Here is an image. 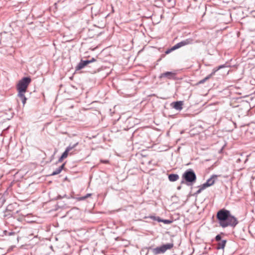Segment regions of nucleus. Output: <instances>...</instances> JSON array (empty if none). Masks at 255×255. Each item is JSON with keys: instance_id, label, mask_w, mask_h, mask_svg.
<instances>
[{"instance_id": "f257e3e1", "label": "nucleus", "mask_w": 255, "mask_h": 255, "mask_svg": "<svg viewBox=\"0 0 255 255\" xmlns=\"http://www.w3.org/2000/svg\"><path fill=\"white\" fill-rule=\"evenodd\" d=\"M217 218L219 221L220 226L226 228L228 226H236L238 220L234 216L232 215L230 212L226 209L220 210L217 214Z\"/></svg>"}, {"instance_id": "f03ea898", "label": "nucleus", "mask_w": 255, "mask_h": 255, "mask_svg": "<svg viewBox=\"0 0 255 255\" xmlns=\"http://www.w3.org/2000/svg\"><path fill=\"white\" fill-rule=\"evenodd\" d=\"M31 81V79L30 77H24L19 80L16 85L17 96L22 101L23 105L25 104L27 100L24 94Z\"/></svg>"}, {"instance_id": "7ed1b4c3", "label": "nucleus", "mask_w": 255, "mask_h": 255, "mask_svg": "<svg viewBox=\"0 0 255 255\" xmlns=\"http://www.w3.org/2000/svg\"><path fill=\"white\" fill-rule=\"evenodd\" d=\"M182 177L188 182H194L196 180V174L191 169L186 171L183 174Z\"/></svg>"}, {"instance_id": "20e7f679", "label": "nucleus", "mask_w": 255, "mask_h": 255, "mask_svg": "<svg viewBox=\"0 0 255 255\" xmlns=\"http://www.w3.org/2000/svg\"><path fill=\"white\" fill-rule=\"evenodd\" d=\"M193 40L191 38H188L183 40L176 44H175L174 46H173L171 49L167 50L165 53L166 54H168L171 51L175 50L177 49H178L182 46L191 44L192 43Z\"/></svg>"}, {"instance_id": "39448f33", "label": "nucleus", "mask_w": 255, "mask_h": 255, "mask_svg": "<svg viewBox=\"0 0 255 255\" xmlns=\"http://www.w3.org/2000/svg\"><path fill=\"white\" fill-rule=\"evenodd\" d=\"M217 177L218 176L216 175L212 176L210 178L207 180L206 183H204L199 187V189L197 191V193H200L206 188L213 185L215 183V180Z\"/></svg>"}, {"instance_id": "423d86ee", "label": "nucleus", "mask_w": 255, "mask_h": 255, "mask_svg": "<svg viewBox=\"0 0 255 255\" xmlns=\"http://www.w3.org/2000/svg\"><path fill=\"white\" fill-rule=\"evenodd\" d=\"M173 246L174 245L173 243H169L167 244L166 245H163L161 247L155 248L153 250V252L155 254L164 253L167 250H170L171 249H172L173 247Z\"/></svg>"}, {"instance_id": "0eeeda50", "label": "nucleus", "mask_w": 255, "mask_h": 255, "mask_svg": "<svg viewBox=\"0 0 255 255\" xmlns=\"http://www.w3.org/2000/svg\"><path fill=\"white\" fill-rule=\"evenodd\" d=\"M78 144V142H77L76 143L74 144L72 146L69 145L68 146L65 151L63 153L61 157L59 158L58 161L59 162H61L63 160L66 158L67 157L68 155V153L74 148H75L77 145Z\"/></svg>"}, {"instance_id": "6e6552de", "label": "nucleus", "mask_w": 255, "mask_h": 255, "mask_svg": "<svg viewBox=\"0 0 255 255\" xmlns=\"http://www.w3.org/2000/svg\"><path fill=\"white\" fill-rule=\"evenodd\" d=\"M176 74L172 72H166L160 74L159 78H167L168 79H173Z\"/></svg>"}, {"instance_id": "1a4fd4ad", "label": "nucleus", "mask_w": 255, "mask_h": 255, "mask_svg": "<svg viewBox=\"0 0 255 255\" xmlns=\"http://www.w3.org/2000/svg\"><path fill=\"white\" fill-rule=\"evenodd\" d=\"M89 64V62H88L87 60H81L80 63L78 64V65L76 67V70H80L85 66H86L88 64Z\"/></svg>"}, {"instance_id": "9d476101", "label": "nucleus", "mask_w": 255, "mask_h": 255, "mask_svg": "<svg viewBox=\"0 0 255 255\" xmlns=\"http://www.w3.org/2000/svg\"><path fill=\"white\" fill-rule=\"evenodd\" d=\"M173 107L177 110H181L182 109V106L183 105L182 101H177L174 102L172 104Z\"/></svg>"}, {"instance_id": "9b49d317", "label": "nucleus", "mask_w": 255, "mask_h": 255, "mask_svg": "<svg viewBox=\"0 0 255 255\" xmlns=\"http://www.w3.org/2000/svg\"><path fill=\"white\" fill-rule=\"evenodd\" d=\"M179 176L176 174H171L168 175V179L171 182H174L178 180Z\"/></svg>"}, {"instance_id": "f8f14e48", "label": "nucleus", "mask_w": 255, "mask_h": 255, "mask_svg": "<svg viewBox=\"0 0 255 255\" xmlns=\"http://www.w3.org/2000/svg\"><path fill=\"white\" fill-rule=\"evenodd\" d=\"M226 244V240H222L220 243H218V246L217 247V249H224Z\"/></svg>"}, {"instance_id": "ddd939ff", "label": "nucleus", "mask_w": 255, "mask_h": 255, "mask_svg": "<svg viewBox=\"0 0 255 255\" xmlns=\"http://www.w3.org/2000/svg\"><path fill=\"white\" fill-rule=\"evenodd\" d=\"M64 165H65L64 164H62L60 167H59L55 171L53 172L51 175H55L59 174L61 172L63 168H64Z\"/></svg>"}, {"instance_id": "4468645a", "label": "nucleus", "mask_w": 255, "mask_h": 255, "mask_svg": "<svg viewBox=\"0 0 255 255\" xmlns=\"http://www.w3.org/2000/svg\"><path fill=\"white\" fill-rule=\"evenodd\" d=\"M212 75H209L208 77L205 78L204 79H203V80H202L201 81H200L199 82V83H203L204 82H205L207 80L209 79L211 76Z\"/></svg>"}, {"instance_id": "2eb2a0df", "label": "nucleus", "mask_w": 255, "mask_h": 255, "mask_svg": "<svg viewBox=\"0 0 255 255\" xmlns=\"http://www.w3.org/2000/svg\"><path fill=\"white\" fill-rule=\"evenodd\" d=\"M215 239L217 241H219L221 239V237L220 235H218L216 237Z\"/></svg>"}, {"instance_id": "dca6fc26", "label": "nucleus", "mask_w": 255, "mask_h": 255, "mask_svg": "<svg viewBox=\"0 0 255 255\" xmlns=\"http://www.w3.org/2000/svg\"><path fill=\"white\" fill-rule=\"evenodd\" d=\"M87 61H88V62H89V64H90V63H91L92 62H95L96 61V60L95 58H92L91 60H87Z\"/></svg>"}, {"instance_id": "f3484780", "label": "nucleus", "mask_w": 255, "mask_h": 255, "mask_svg": "<svg viewBox=\"0 0 255 255\" xmlns=\"http://www.w3.org/2000/svg\"><path fill=\"white\" fill-rule=\"evenodd\" d=\"M101 162H102V163H106V164H107V163H109V160H101Z\"/></svg>"}, {"instance_id": "a211bd4d", "label": "nucleus", "mask_w": 255, "mask_h": 255, "mask_svg": "<svg viewBox=\"0 0 255 255\" xmlns=\"http://www.w3.org/2000/svg\"><path fill=\"white\" fill-rule=\"evenodd\" d=\"M86 199L85 196H83L79 198V200H84Z\"/></svg>"}, {"instance_id": "6ab92c4d", "label": "nucleus", "mask_w": 255, "mask_h": 255, "mask_svg": "<svg viewBox=\"0 0 255 255\" xmlns=\"http://www.w3.org/2000/svg\"><path fill=\"white\" fill-rule=\"evenodd\" d=\"M91 195L92 194H90V193L87 194L86 196H85V197H86V199L88 198V197H90L91 196Z\"/></svg>"}]
</instances>
